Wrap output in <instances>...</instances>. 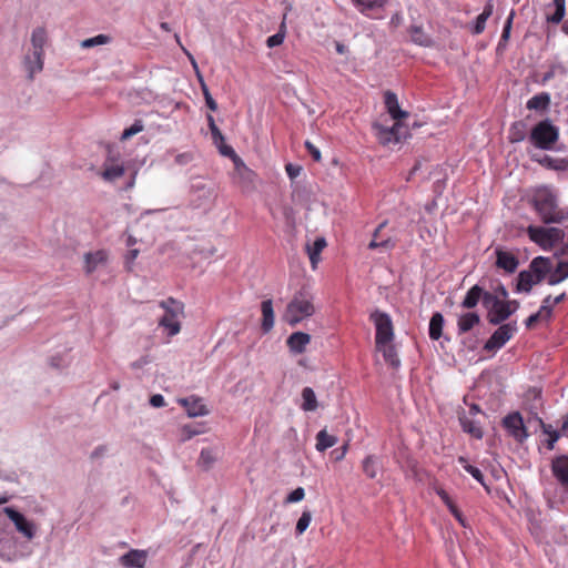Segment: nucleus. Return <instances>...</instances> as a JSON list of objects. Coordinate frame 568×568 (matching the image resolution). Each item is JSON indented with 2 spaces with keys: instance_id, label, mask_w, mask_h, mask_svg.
I'll return each mask as SVG.
<instances>
[{
  "instance_id": "nucleus-1",
  "label": "nucleus",
  "mask_w": 568,
  "mask_h": 568,
  "mask_svg": "<svg viewBox=\"0 0 568 568\" xmlns=\"http://www.w3.org/2000/svg\"><path fill=\"white\" fill-rule=\"evenodd\" d=\"M531 204L545 224L568 220V209L559 207L557 194L548 185L538 186L532 191Z\"/></svg>"
},
{
  "instance_id": "nucleus-2",
  "label": "nucleus",
  "mask_w": 568,
  "mask_h": 568,
  "mask_svg": "<svg viewBox=\"0 0 568 568\" xmlns=\"http://www.w3.org/2000/svg\"><path fill=\"white\" fill-rule=\"evenodd\" d=\"M485 308L488 310V322L493 325H499L519 308V302L501 300L499 296L487 293L485 294Z\"/></svg>"
},
{
  "instance_id": "nucleus-3",
  "label": "nucleus",
  "mask_w": 568,
  "mask_h": 568,
  "mask_svg": "<svg viewBox=\"0 0 568 568\" xmlns=\"http://www.w3.org/2000/svg\"><path fill=\"white\" fill-rule=\"evenodd\" d=\"M160 307L164 310V315L160 318L159 325L168 331V336L172 337L180 333V316L183 314V303L173 297L160 302Z\"/></svg>"
},
{
  "instance_id": "nucleus-4",
  "label": "nucleus",
  "mask_w": 568,
  "mask_h": 568,
  "mask_svg": "<svg viewBox=\"0 0 568 568\" xmlns=\"http://www.w3.org/2000/svg\"><path fill=\"white\" fill-rule=\"evenodd\" d=\"M559 139V130L549 119L538 122L530 131L529 141L537 149L552 150Z\"/></svg>"
},
{
  "instance_id": "nucleus-5",
  "label": "nucleus",
  "mask_w": 568,
  "mask_h": 568,
  "mask_svg": "<svg viewBox=\"0 0 568 568\" xmlns=\"http://www.w3.org/2000/svg\"><path fill=\"white\" fill-rule=\"evenodd\" d=\"M527 233L529 239L538 244L542 250L549 251L557 243L565 239L564 230L559 227L528 226Z\"/></svg>"
},
{
  "instance_id": "nucleus-6",
  "label": "nucleus",
  "mask_w": 568,
  "mask_h": 568,
  "mask_svg": "<svg viewBox=\"0 0 568 568\" xmlns=\"http://www.w3.org/2000/svg\"><path fill=\"white\" fill-rule=\"evenodd\" d=\"M47 42V32L43 28H37L31 36V43L33 49V58L36 65H31V57L26 55L24 67L29 72V79L32 80L37 72L43 69V47Z\"/></svg>"
},
{
  "instance_id": "nucleus-7",
  "label": "nucleus",
  "mask_w": 568,
  "mask_h": 568,
  "mask_svg": "<svg viewBox=\"0 0 568 568\" xmlns=\"http://www.w3.org/2000/svg\"><path fill=\"white\" fill-rule=\"evenodd\" d=\"M371 320L376 328V346H383L384 344L392 343L394 338V328L390 316L385 312L375 311L371 314Z\"/></svg>"
},
{
  "instance_id": "nucleus-8",
  "label": "nucleus",
  "mask_w": 568,
  "mask_h": 568,
  "mask_svg": "<svg viewBox=\"0 0 568 568\" xmlns=\"http://www.w3.org/2000/svg\"><path fill=\"white\" fill-rule=\"evenodd\" d=\"M313 311L314 307L310 303V301L301 297H295L287 305L286 311L283 315V320L291 326H294L305 317L310 316L313 313Z\"/></svg>"
},
{
  "instance_id": "nucleus-9",
  "label": "nucleus",
  "mask_w": 568,
  "mask_h": 568,
  "mask_svg": "<svg viewBox=\"0 0 568 568\" xmlns=\"http://www.w3.org/2000/svg\"><path fill=\"white\" fill-rule=\"evenodd\" d=\"M500 326L491 334L484 345V351L495 352L500 349L517 332L516 322L499 324Z\"/></svg>"
},
{
  "instance_id": "nucleus-10",
  "label": "nucleus",
  "mask_w": 568,
  "mask_h": 568,
  "mask_svg": "<svg viewBox=\"0 0 568 568\" xmlns=\"http://www.w3.org/2000/svg\"><path fill=\"white\" fill-rule=\"evenodd\" d=\"M501 425L509 436L518 443H523L528 437L527 428L519 412H513L501 419Z\"/></svg>"
},
{
  "instance_id": "nucleus-11",
  "label": "nucleus",
  "mask_w": 568,
  "mask_h": 568,
  "mask_svg": "<svg viewBox=\"0 0 568 568\" xmlns=\"http://www.w3.org/2000/svg\"><path fill=\"white\" fill-rule=\"evenodd\" d=\"M374 128L376 130L378 141L384 145L398 143L402 138L406 136L407 133V130L399 121H396L392 128H385L378 124H376Z\"/></svg>"
},
{
  "instance_id": "nucleus-12",
  "label": "nucleus",
  "mask_w": 568,
  "mask_h": 568,
  "mask_svg": "<svg viewBox=\"0 0 568 568\" xmlns=\"http://www.w3.org/2000/svg\"><path fill=\"white\" fill-rule=\"evenodd\" d=\"M3 513L13 521L17 530L27 539L34 537V525L26 519V517L12 507L3 508Z\"/></svg>"
},
{
  "instance_id": "nucleus-13",
  "label": "nucleus",
  "mask_w": 568,
  "mask_h": 568,
  "mask_svg": "<svg viewBox=\"0 0 568 568\" xmlns=\"http://www.w3.org/2000/svg\"><path fill=\"white\" fill-rule=\"evenodd\" d=\"M526 271L535 276V280L542 282L547 280V277L550 275V272L552 271L551 258L537 256L531 260L528 270Z\"/></svg>"
},
{
  "instance_id": "nucleus-14",
  "label": "nucleus",
  "mask_w": 568,
  "mask_h": 568,
  "mask_svg": "<svg viewBox=\"0 0 568 568\" xmlns=\"http://www.w3.org/2000/svg\"><path fill=\"white\" fill-rule=\"evenodd\" d=\"M551 471L554 477L568 493V455H560L552 459Z\"/></svg>"
},
{
  "instance_id": "nucleus-15",
  "label": "nucleus",
  "mask_w": 568,
  "mask_h": 568,
  "mask_svg": "<svg viewBox=\"0 0 568 568\" xmlns=\"http://www.w3.org/2000/svg\"><path fill=\"white\" fill-rule=\"evenodd\" d=\"M496 266L498 268L504 270L506 273H514L518 265L519 261L517 256L510 252L504 251L503 248H496Z\"/></svg>"
},
{
  "instance_id": "nucleus-16",
  "label": "nucleus",
  "mask_w": 568,
  "mask_h": 568,
  "mask_svg": "<svg viewBox=\"0 0 568 568\" xmlns=\"http://www.w3.org/2000/svg\"><path fill=\"white\" fill-rule=\"evenodd\" d=\"M146 558L148 552L145 550L131 549L129 552L120 557V564L126 568H144Z\"/></svg>"
},
{
  "instance_id": "nucleus-17",
  "label": "nucleus",
  "mask_w": 568,
  "mask_h": 568,
  "mask_svg": "<svg viewBox=\"0 0 568 568\" xmlns=\"http://www.w3.org/2000/svg\"><path fill=\"white\" fill-rule=\"evenodd\" d=\"M179 403L186 409L191 417L204 416L209 413L202 399L195 396L179 399Z\"/></svg>"
},
{
  "instance_id": "nucleus-18",
  "label": "nucleus",
  "mask_w": 568,
  "mask_h": 568,
  "mask_svg": "<svg viewBox=\"0 0 568 568\" xmlns=\"http://www.w3.org/2000/svg\"><path fill=\"white\" fill-rule=\"evenodd\" d=\"M384 102L389 115L396 120L400 121L408 116V112L403 111L398 104L397 95L392 91H386L384 94Z\"/></svg>"
},
{
  "instance_id": "nucleus-19",
  "label": "nucleus",
  "mask_w": 568,
  "mask_h": 568,
  "mask_svg": "<svg viewBox=\"0 0 568 568\" xmlns=\"http://www.w3.org/2000/svg\"><path fill=\"white\" fill-rule=\"evenodd\" d=\"M108 261V253L104 250L89 252L84 254V270L87 274L93 273L99 265L105 264Z\"/></svg>"
},
{
  "instance_id": "nucleus-20",
  "label": "nucleus",
  "mask_w": 568,
  "mask_h": 568,
  "mask_svg": "<svg viewBox=\"0 0 568 568\" xmlns=\"http://www.w3.org/2000/svg\"><path fill=\"white\" fill-rule=\"evenodd\" d=\"M487 293V291H484L481 286L476 284L468 290L460 306L463 308L471 310L477 306L480 300L483 301V305L485 306V294Z\"/></svg>"
},
{
  "instance_id": "nucleus-21",
  "label": "nucleus",
  "mask_w": 568,
  "mask_h": 568,
  "mask_svg": "<svg viewBox=\"0 0 568 568\" xmlns=\"http://www.w3.org/2000/svg\"><path fill=\"white\" fill-rule=\"evenodd\" d=\"M310 341L311 337L308 334L303 332H295L288 336L286 344L292 353L302 354Z\"/></svg>"
},
{
  "instance_id": "nucleus-22",
  "label": "nucleus",
  "mask_w": 568,
  "mask_h": 568,
  "mask_svg": "<svg viewBox=\"0 0 568 568\" xmlns=\"http://www.w3.org/2000/svg\"><path fill=\"white\" fill-rule=\"evenodd\" d=\"M493 12H494V1L487 0L484 6L483 12L476 18L475 23L471 28L473 34L478 36L484 32V30L486 28V22L491 17Z\"/></svg>"
},
{
  "instance_id": "nucleus-23",
  "label": "nucleus",
  "mask_w": 568,
  "mask_h": 568,
  "mask_svg": "<svg viewBox=\"0 0 568 568\" xmlns=\"http://www.w3.org/2000/svg\"><path fill=\"white\" fill-rule=\"evenodd\" d=\"M480 323V316L476 312L462 314L457 320L458 334H465Z\"/></svg>"
},
{
  "instance_id": "nucleus-24",
  "label": "nucleus",
  "mask_w": 568,
  "mask_h": 568,
  "mask_svg": "<svg viewBox=\"0 0 568 568\" xmlns=\"http://www.w3.org/2000/svg\"><path fill=\"white\" fill-rule=\"evenodd\" d=\"M262 324L261 328L264 333H268L274 326V310L272 300H265L261 304Z\"/></svg>"
},
{
  "instance_id": "nucleus-25",
  "label": "nucleus",
  "mask_w": 568,
  "mask_h": 568,
  "mask_svg": "<svg viewBox=\"0 0 568 568\" xmlns=\"http://www.w3.org/2000/svg\"><path fill=\"white\" fill-rule=\"evenodd\" d=\"M555 8L552 13H546V20L549 23L558 24L560 23L566 14V0H552L550 4L547 6V10L550 8Z\"/></svg>"
},
{
  "instance_id": "nucleus-26",
  "label": "nucleus",
  "mask_w": 568,
  "mask_h": 568,
  "mask_svg": "<svg viewBox=\"0 0 568 568\" xmlns=\"http://www.w3.org/2000/svg\"><path fill=\"white\" fill-rule=\"evenodd\" d=\"M539 283H541V282L535 280V276H532L526 270L520 271L517 276L516 292L517 293H530L534 285H537Z\"/></svg>"
},
{
  "instance_id": "nucleus-27",
  "label": "nucleus",
  "mask_w": 568,
  "mask_h": 568,
  "mask_svg": "<svg viewBox=\"0 0 568 568\" xmlns=\"http://www.w3.org/2000/svg\"><path fill=\"white\" fill-rule=\"evenodd\" d=\"M566 278H568V261H559L547 277V283L554 286L564 282Z\"/></svg>"
},
{
  "instance_id": "nucleus-28",
  "label": "nucleus",
  "mask_w": 568,
  "mask_h": 568,
  "mask_svg": "<svg viewBox=\"0 0 568 568\" xmlns=\"http://www.w3.org/2000/svg\"><path fill=\"white\" fill-rule=\"evenodd\" d=\"M550 105V94L547 92H541L539 94L534 95L530 98L526 106L528 110H536V111H545Z\"/></svg>"
},
{
  "instance_id": "nucleus-29",
  "label": "nucleus",
  "mask_w": 568,
  "mask_h": 568,
  "mask_svg": "<svg viewBox=\"0 0 568 568\" xmlns=\"http://www.w3.org/2000/svg\"><path fill=\"white\" fill-rule=\"evenodd\" d=\"M376 348L383 353V357L387 364H389L393 368H398L400 365V359L397 355L395 346L392 343L384 344L383 346H376Z\"/></svg>"
},
{
  "instance_id": "nucleus-30",
  "label": "nucleus",
  "mask_w": 568,
  "mask_h": 568,
  "mask_svg": "<svg viewBox=\"0 0 568 568\" xmlns=\"http://www.w3.org/2000/svg\"><path fill=\"white\" fill-rule=\"evenodd\" d=\"M124 166L120 163L106 162L102 172V178L106 181H115L124 175Z\"/></svg>"
},
{
  "instance_id": "nucleus-31",
  "label": "nucleus",
  "mask_w": 568,
  "mask_h": 568,
  "mask_svg": "<svg viewBox=\"0 0 568 568\" xmlns=\"http://www.w3.org/2000/svg\"><path fill=\"white\" fill-rule=\"evenodd\" d=\"M409 33H410L412 41L415 44H418L420 47H432L433 45L432 38L426 32H424L422 27L412 26L409 28Z\"/></svg>"
},
{
  "instance_id": "nucleus-32",
  "label": "nucleus",
  "mask_w": 568,
  "mask_h": 568,
  "mask_svg": "<svg viewBox=\"0 0 568 568\" xmlns=\"http://www.w3.org/2000/svg\"><path fill=\"white\" fill-rule=\"evenodd\" d=\"M444 316L442 313L436 312L430 317L429 322V337L433 341H438L443 334Z\"/></svg>"
},
{
  "instance_id": "nucleus-33",
  "label": "nucleus",
  "mask_w": 568,
  "mask_h": 568,
  "mask_svg": "<svg viewBox=\"0 0 568 568\" xmlns=\"http://www.w3.org/2000/svg\"><path fill=\"white\" fill-rule=\"evenodd\" d=\"M437 495L440 497L443 503L448 507L449 511L453 514V516L465 527V519L460 510L457 508V506L454 504L449 495L442 488L436 490Z\"/></svg>"
},
{
  "instance_id": "nucleus-34",
  "label": "nucleus",
  "mask_w": 568,
  "mask_h": 568,
  "mask_svg": "<svg viewBox=\"0 0 568 568\" xmlns=\"http://www.w3.org/2000/svg\"><path fill=\"white\" fill-rule=\"evenodd\" d=\"M462 428L465 433L469 434L476 439H481L484 436L483 429L479 426V424L473 419H469L467 417H460L459 418Z\"/></svg>"
},
{
  "instance_id": "nucleus-35",
  "label": "nucleus",
  "mask_w": 568,
  "mask_h": 568,
  "mask_svg": "<svg viewBox=\"0 0 568 568\" xmlns=\"http://www.w3.org/2000/svg\"><path fill=\"white\" fill-rule=\"evenodd\" d=\"M191 62L194 67L195 70H197V67H196V62L194 59L191 58ZM197 73V78H199V81H200V84H201V90L203 92V95H204V99H205V103H206V106L211 110V111H216L217 110V103L216 101L212 98L210 91H209V88L207 85L205 84L202 75L200 74L199 71H196Z\"/></svg>"
},
{
  "instance_id": "nucleus-36",
  "label": "nucleus",
  "mask_w": 568,
  "mask_h": 568,
  "mask_svg": "<svg viewBox=\"0 0 568 568\" xmlns=\"http://www.w3.org/2000/svg\"><path fill=\"white\" fill-rule=\"evenodd\" d=\"M526 138V124L523 121H516L509 129V141L511 143H518L524 141Z\"/></svg>"
},
{
  "instance_id": "nucleus-37",
  "label": "nucleus",
  "mask_w": 568,
  "mask_h": 568,
  "mask_svg": "<svg viewBox=\"0 0 568 568\" xmlns=\"http://www.w3.org/2000/svg\"><path fill=\"white\" fill-rule=\"evenodd\" d=\"M541 165L556 170V171H565L568 169V160L566 159H554L549 155H545L541 160H537Z\"/></svg>"
},
{
  "instance_id": "nucleus-38",
  "label": "nucleus",
  "mask_w": 568,
  "mask_h": 568,
  "mask_svg": "<svg viewBox=\"0 0 568 568\" xmlns=\"http://www.w3.org/2000/svg\"><path fill=\"white\" fill-rule=\"evenodd\" d=\"M302 409L308 412V410H315L317 407V400L316 395L314 390L311 387H305L302 390Z\"/></svg>"
},
{
  "instance_id": "nucleus-39",
  "label": "nucleus",
  "mask_w": 568,
  "mask_h": 568,
  "mask_svg": "<svg viewBox=\"0 0 568 568\" xmlns=\"http://www.w3.org/2000/svg\"><path fill=\"white\" fill-rule=\"evenodd\" d=\"M458 463L463 465L464 469L470 474L479 484L486 487L485 477L481 470L470 464L467 463V459L463 456L458 457Z\"/></svg>"
},
{
  "instance_id": "nucleus-40",
  "label": "nucleus",
  "mask_w": 568,
  "mask_h": 568,
  "mask_svg": "<svg viewBox=\"0 0 568 568\" xmlns=\"http://www.w3.org/2000/svg\"><path fill=\"white\" fill-rule=\"evenodd\" d=\"M306 251L311 261L313 268H316L317 263L320 261V237H316L312 245H306Z\"/></svg>"
},
{
  "instance_id": "nucleus-41",
  "label": "nucleus",
  "mask_w": 568,
  "mask_h": 568,
  "mask_svg": "<svg viewBox=\"0 0 568 568\" xmlns=\"http://www.w3.org/2000/svg\"><path fill=\"white\" fill-rule=\"evenodd\" d=\"M357 7H359L361 12H366L368 10H374L376 8H382L385 4L386 0H352Z\"/></svg>"
},
{
  "instance_id": "nucleus-42",
  "label": "nucleus",
  "mask_w": 568,
  "mask_h": 568,
  "mask_svg": "<svg viewBox=\"0 0 568 568\" xmlns=\"http://www.w3.org/2000/svg\"><path fill=\"white\" fill-rule=\"evenodd\" d=\"M377 462L373 456H367L363 460V471L369 478H375L377 475Z\"/></svg>"
},
{
  "instance_id": "nucleus-43",
  "label": "nucleus",
  "mask_w": 568,
  "mask_h": 568,
  "mask_svg": "<svg viewBox=\"0 0 568 568\" xmlns=\"http://www.w3.org/2000/svg\"><path fill=\"white\" fill-rule=\"evenodd\" d=\"M235 170L237 172V174L243 179V180H246L248 182H253L254 180V176H255V173L248 169L243 162L241 159H237V161H235Z\"/></svg>"
},
{
  "instance_id": "nucleus-44",
  "label": "nucleus",
  "mask_w": 568,
  "mask_h": 568,
  "mask_svg": "<svg viewBox=\"0 0 568 568\" xmlns=\"http://www.w3.org/2000/svg\"><path fill=\"white\" fill-rule=\"evenodd\" d=\"M143 129H144V126H143L142 121L141 120H135L134 123L130 128L125 129L122 132L121 140H123V141L129 140L133 135L142 132Z\"/></svg>"
},
{
  "instance_id": "nucleus-45",
  "label": "nucleus",
  "mask_w": 568,
  "mask_h": 568,
  "mask_svg": "<svg viewBox=\"0 0 568 568\" xmlns=\"http://www.w3.org/2000/svg\"><path fill=\"white\" fill-rule=\"evenodd\" d=\"M110 41V38L105 34H99L90 39H85L82 41L81 45L83 48H92L94 45L105 44Z\"/></svg>"
},
{
  "instance_id": "nucleus-46",
  "label": "nucleus",
  "mask_w": 568,
  "mask_h": 568,
  "mask_svg": "<svg viewBox=\"0 0 568 568\" xmlns=\"http://www.w3.org/2000/svg\"><path fill=\"white\" fill-rule=\"evenodd\" d=\"M214 456L211 449L204 448L201 450L199 464L205 469H209L214 463Z\"/></svg>"
},
{
  "instance_id": "nucleus-47",
  "label": "nucleus",
  "mask_w": 568,
  "mask_h": 568,
  "mask_svg": "<svg viewBox=\"0 0 568 568\" xmlns=\"http://www.w3.org/2000/svg\"><path fill=\"white\" fill-rule=\"evenodd\" d=\"M395 246V243L392 241L390 237L384 239V240H372L368 244L369 250H375L378 247L389 250Z\"/></svg>"
},
{
  "instance_id": "nucleus-48",
  "label": "nucleus",
  "mask_w": 568,
  "mask_h": 568,
  "mask_svg": "<svg viewBox=\"0 0 568 568\" xmlns=\"http://www.w3.org/2000/svg\"><path fill=\"white\" fill-rule=\"evenodd\" d=\"M310 523H311V513L304 511L302 514V516L300 517V519L297 520L296 532L298 535L303 534L307 529Z\"/></svg>"
},
{
  "instance_id": "nucleus-49",
  "label": "nucleus",
  "mask_w": 568,
  "mask_h": 568,
  "mask_svg": "<svg viewBox=\"0 0 568 568\" xmlns=\"http://www.w3.org/2000/svg\"><path fill=\"white\" fill-rule=\"evenodd\" d=\"M304 496H305L304 488L297 487L296 489H294L292 493H290L287 495V497L285 498V504L298 503L304 498Z\"/></svg>"
},
{
  "instance_id": "nucleus-50",
  "label": "nucleus",
  "mask_w": 568,
  "mask_h": 568,
  "mask_svg": "<svg viewBox=\"0 0 568 568\" xmlns=\"http://www.w3.org/2000/svg\"><path fill=\"white\" fill-rule=\"evenodd\" d=\"M338 439L336 436L329 435L324 429H322V452L336 445Z\"/></svg>"
},
{
  "instance_id": "nucleus-51",
  "label": "nucleus",
  "mask_w": 568,
  "mask_h": 568,
  "mask_svg": "<svg viewBox=\"0 0 568 568\" xmlns=\"http://www.w3.org/2000/svg\"><path fill=\"white\" fill-rule=\"evenodd\" d=\"M514 17H515V11L511 10L509 16H508V18H507V20H506V22H505L500 41H507L509 39ZM501 42H499V44Z\"/></svg>"
},
{
  "instance_id": "nucleus-52",
  "label": "nucleus",
  "mask_w": 568,
  "mask_h": 568,
  "mask_svg": "<svg viewBox=\"0 0 568 568\" xmlns=\"http://www.w3.org/2000/svg\"><path fill=\"white\" fill-rule=\"evenodd\" d=\"M216 146L219 148V151H220V153H221L222 155H225V156H230V158H232V159L234 160V162H235V161H237V159H240V158L236 155V153H235V151L233 150V148H232V146H230V145H227V144H225V142H223V143H219V145H216Z\"/></svg>"
},
{
  "instance_id": "nucleus-53",
  "label": "nucleus",
  "mask_w": 568,
  "mask_h": 568,
  "mask_svg": "<svg viewBox=\"0 0 568 568\" xmlns=\"http://www.w3.org/2000/svg\"><path fill=\"white\" fill-rule=\"evenodd\" d=\"M302 170H303V168L297 164L287 163L285 165V171L291 180L296 179L300 175V173L302 172Z\"/></svg>"
},
{
  "instance_id": "nucleus-54",
  "label": "nucleus",
  "mask_w": 568,
  "mask_h": 568,
  "mask_svg": "<svg viewBox=\"0 0 568 568\" xmlns=\"http://www.w3.org/2000/svg\"><path fill=\"white\" fill-rule=\"evenodd\" d=\"M347 448H348V443L345 442L339 448H337L331 453V458L334 462L342 460L347 452Z\"/></svg>"
},
{
  "instance_id": "nucleus-55",
  "label": "nucleus",
  "mask_w": 568,
  "mask_h": 568,
  "mask_svg": "<svg viewBox=\"0 0 568 568\" xmlns=\"http://www.w3.org/2000/svg\"><path fill=\"white\" fill-rule=\"evenodd\" d=\"M283 40H284V34L278 32L276 34L268 37L266 40V44L268 48H274V47L282 44Z\"/></svg>"
},
{
  "instance_id": "nucleus-56",
  "label": "nucleus",
  "mask_w": 568,
  "mask_h": 568,
  "mask_svg": "<svg viewBox=\"0 0 568 568\" xmlns=\"http://www.w3.org/2000/svg\"><path fill=\"white\" fill-rule=\"evenodd\" d=\"M211 135H212L213 143L215 145H219V143H223L224 142V135L222 134V132L217 128V125L212 128Z\"/></svg>"
},
{
  "instance_id": "nucleus-57",
  "label": "nucleus",
  "mask_w": 568,
  "mask_h": 568,
  "mask_svg": "<svg viewBox=\"0 0 568 568\" xmlns=\"http://www.w3.org/2000/svg\"><path fill=\"white\" fill-rule=\"evenodd\" d=\"M138 255H139L138 248H133L128 252V254L125 256V262H126V268L129 271H131L132 264H133L134 260L138 257Z\"/></svg>"
},
{
  "instance_id": "nucleus-58",
  "label": "nucleus",
  "mask_w": 568,
  "mask_h": 568,
  "mask_svg": "<svg viewBox=\"0 0 568 568\" xmlns=\"http://www.w3.org/2000/svg\"><path fill=\"white\" fill-rule=\"evenodd\" d=\"M537 314H539L541 321H548L552 316V308L541 305Z\"/></svg>"
},
{
  "instance_id": "nucleus-59",
  "label": "nucleus",
  "mask_w": 568,
  "mask_h": 568,
  "mask_svg": "<svg viewBox=\"0 0 568 568\" xmlns=\"http://www.w3.org/2000/svg\"><path fill=\"white\" fill-rule=\"evenodd\" d=\"M491 294L499 296L501 300H507L508 297V291L501 283H498V285L494 288V293Z\"/></svg>"
},
{
  "instance_id": "nucleus-60",
  "label": "nucleus",
  "mask_w": 568,
  "mask_h": 568,
  "mask_svg": "<svg viewBox=\"0 0 568 568\" xmlns=\"http://www.w3.org/2000/svg\"><path fill=\"white\" fill-rule=\"evenodd\" d=\"M150 404L153 407H163L165 405V400L162 395L155 394V395L151 396Z\"/></svg>"
},
{
  "instance_id": "nucleus-61",
  "label": "nucleus",
  "mask_w": 568,
  "mask_h": 568,
  "mask_svg": "<svg viewBox=\"0 0 568 568\" xmlns=\"http://www.w3.org/2000/svg\"><path fill=\"white\" fill-rule=\"evenodd\" d=\"M305 146L307 148V150L312 154L313 159L315 161H320V150L314 144H312L310 141L305 142Z\"/></svg>"
},
{
  "instance_id": "nucleus-62",
  "label": "nucleus",
  "mask_w": 568,
  "mask_h": 568,
  "mask_svg": "<svg viewBox=\"0 0 568 568\" xmlns=\"http://www.w3.org/2000/svg\"><path fill=\"white\" fill-rule=\"evenodd\" d=\"M539 321H541V320H540V317H539V314L534 313V314H531V315H530V316L525 321V325H526V327H527L528 329H530V328H532V327H534V325H535L537 322H539Z\"/></svg>"
},
{
  "instance_id": "nucleus-63",
  "label": "nucleus",
  "mask_w": 568,
  "mask_h": 568,
  "mask_svg": "<svg viewBox=\"0 0 568 568\" xmlns=\"http://www.w3.org/2000/svg\"><path fill=\"white\" fill-rule=\"evenodd\" d=\"M536 418L545 434L549 436L551 433L556 432L551 425L546 424L540 417L536 416Z\"/></svg>"
},
{
  "instance_id": "nucleus-64",
  "label": "nucleus",
  "mask_w": 568,
  "mask_h": 568,
  "mask_svg": "<svg viewBox=\"0 0 568 568\" xmlns=\"http://www.w3.org/2000/svg\"><path fill=\"white\" fill-rule=\"evenodd\" d=\"M560 434L559 432H554L549 435V439L547 440V448L548 449H554L555 447V443L558 440Z\"/></svg>"
}]
</instances>
